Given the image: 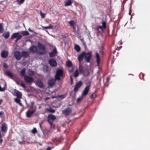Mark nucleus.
Masks as SVG:
<instances>
[{
    "instance_id": "f257e3e1",
    "label": "nucleus",
    "mask_w": 150,
    "mask_h": 150,
    "mask_svg": "<svg viewBox=\"0 0 150 150\" xmlns=\"http://www.w3.org/2000/svg\"><path fill=\"white\" fill-rule=\"evenodd\" d=\"M38 47L39 49H41L42 51H40L39 52V54L40 55H45L46 54L47 52L45 49V46L42 44L40 42H38Z\"/></svg>"
},
{
    "instance_id": "f03ea898",
    "label": "nucleus",
    "mask_w": 150,
    "mask_h": 150,
    "mask_svg": "<svg viewBox=\"0 0 150 150\" xmlns=\"http://www.w3.org/2000/svg\"><path fill=\"white\" fill-rule=\"evenodd\" d=\"M56 119V117L55 115L52 114L48 115L47 118V121L50 125V129H52L53 122Z\"/></svg>"
},
{
    "instance_id": "7ed1b4c3",
    "label": "nucleus",
    "mask_w": 150,
    "mask_h": 150,
    "mask_svg": "<svg viewBox=\"0 0 150 150\" xmlns=\"http://www.w3.org/2000/svg\"><path fill=\"white\" fill-rule=\"evenodd\" d=\"M63 74V71L61 69H58L56 71L55 75V78L56 80L58 81L61 80L60 77H62Z\"/></svg>"
},
{
    "instance_id": "20e7f679",
    "label": "nucleus",
    "mask_w": 150,
    "mask_h": 150,
    "mask_svg": "<svg viewBox=\"0 0 150 150\" xmlns=\"http://www.w3.org/2000/svg\"><path fill=\"white\" fill-rule=\"evenodd\" d=\"M68 23L70 25V26L72 27L73 30V32L75 34L77 33V31L79 30L78 26L77 25H76L77 27H78V30H76V27L75 26L76 24L74 20H71L68 22Z\"/></svg>"
},
{
    "instance_id": "39448f33",
    "label": "nucleus",
    "mask_w": 150,
    "mask_h": 150,
    "mask_svg": "<svg viewBox=\"0 0 150 150\" xmlns=\"http://www.w3.org/2000/svg\"><path fill=\"white\" fill-rule=\"evenodd\" d=\"M95 30L97 36L102 34L103 32V29L101 26H97L95 28Z\"/></svg>"
},
{
    "instance_id": "423d86ee",
    "label": "nucleus",
    "mask_w": 150,
    "mask_h": 150,
    "mask_svg": "<svg viewBox=\"0 0 150 150\" xmlns=\"http://www.w3.org/2000/svg\"><path fill=\"white\" fill-rule=\"evenodd\" d=\"M6 84L4 80H2L0 81V91H4L6 90Z\"/></svg>"
},
{
    "instance_id": "0eeeda50",
    "label": "nucleus",
    "mask_w": 150,
    "mask_h": 150,
    "mask_svg": "<svg viewBox=\"0 0 150 150\" xmlns=\"http://www.w3.org/2000/svg\"><path fill=\"white\" fill-rule=\"evenodd\" d=\"M24 78V80L27 83H31L34 81L33 78L29 76L25 75Z\"/></svg>"
},
{
    "instance_id": "6e6552de",
    "label": "nucleus",
    "mask_w": 150,
    "mask_h": 150,
    "mask_svg": "<svg viewBox=\"0 0 150 150\" xmlns=\"http://www.w3.org/2000/svg\"><path fill=\"white\" fill-rule=\"evenodd\" d=\"M90 86V83H89V85H87L85 88L82 94L83 96H85L87 95L89 91Z\"/></svg>"
},
{
    "instance_id": "1a4fd4ad",
    "label": "nucleus",
    "mask_w": 150,
    "mask_h": 150,
    "mask_svg": "<svg viewBox=\"0 0 150 150\" xmlns=\"http://www.w3.org/2000/svg\"><path fill=\"white\" fill-rule=\"evenodd\" d=\"M14 55L16 58L18 60H20L22 57L20 52L18 51H16L14 52Z\"/></svg>"
},
{
    "instance_id": "9d476101",
    "label": "nucleus",
    "mask_w": 150,
    "mask_h": 150,
    "mask_svg": "<svg viewBox=\"0 0 150 150\" xmlns=\"http://www.w3.org/2000/svg\"><path fill=\"white\" fill-rule=\"evenodd\" d=\"M82 84V82L81 81H79L75 85L74 89V91L75 92L78 91L79 88L81 86Z\"/></svg>"
},
{
    "instance_id": "9b49d317",
    "label": "nucleus",
    "mask_w": 150,
    "mask_h": 150,
    "mask_svg": "<svg viewBox=\"0 0 150 150\" xmlns=\"http://www.w3.org/2000/svg\"><path fill=\"white\" fill-rule=\"evenodd\" d=\"M1 129L2 132L6 133L8 129L7 125L6 123H3L1 125Z\"/></svg>"
},
{
    "instance_id": "f8f14e48",
    "label": "nucleus",
    "mask_w": 150,
    "mask_h": 150,
    "mask_svg": "<svg viewBox=\"0 0 150 150\" xmlns=\"http://www.w3.org/2000/svg\"><path fill=\"white\" fill-rule=\"evenodd\" d=\"M35 112V109L34 110H28L26 112V116L27 117H31V115Z\"/></svg>"
},
{
    "instance_id": "ddd939ff",
    "label": "nucleus",
    "mask_w": 150,
    "mask_h": 150,
    "mask_svg": "<svg viewBox=\"0 0 150 150\" xmlns=\"http://www.w3.org/2000/svg\"><path fill=\"white\" fill-rule=\"evenodd\" d=\"M85 54V57L86 62H89L91 57V54L88 52L86 53V52Z\"/></svg>"
},
{
    "instance_id": "4468645a",
    "label": "nucleus",
    "mask_w": 150,
    "mask_h": 150,
    "mask_svg": "<svg viewBox=\"0 0 150 150\" xmlns=\"http://www.w3.org/2000/svg\"><path fill=\"white\" fill-rule=\"evenodd\" d=\"M48 112L53 113L55 112V110L51 108H46L45 109L44 111L42 113V114H44Z\"/></svg>"
},
{
    "instance_id": "2eb2a0df",
    "label": "nucleus",
    "mask_w": 150,
    "mask_h": 150,
    "mask_svg": "<svg viewBox=\"0 0 150 150\" xmlns=\"http://www.w3.org/2000/svg\"><path fill=\"white\" fill-rule=\"evenodd\" d=\"M71 110L70 108H66L62 111L63 114L66 116L68 115L71 112Z\"/></svg>"
},
{
    "instance_id": "dca6fc26",
    "label": "nucleus",
    "mask_w": 150,
    "mask_h": 150,
    "mask_svg": "<svg viewBox=\"0 0 150 150\" xmlns=\"http://www.w3.org/2000/svg\"><path fill=\"white\" fill-rule=\"evenodd\" d=\"M14 93L15 96L17 97V98L20 99L22 98V93L20 91L15 89L14 90Z\"/></svg>"
},
{
    "instance_id": "f3484780",
    "label": "nucleus",
    "mask_w": 150,
    "mask_h": 150,
    "mask_svg": "<svg viewBox=\"0 0 150 150\" xmlns=\"http://www.w3.org/2000/svg\"><path fill=\"white\" fill-rule=\"evenodd\" d=\"M49 62L50 66L52 67H55L57 65V63L56 61L53 59L49 60Z\"/></svg>"
},
{
    "instance_id": "a211bd4d",
    "label": "nucleus",
    "mask_w": 150,
    "mask_h": 150,
    "mask_svg": "<svg viewBox=\"0 0 150 150\" xmlns=\"http://www.w3.org/2000/svg\"><path fill=\"white\" fill-rule=\"evenodd\" d=\"M36 84L39 88H42L44 87L43 82L40 79H38L37 80L36 82Z\"/></svg>"
},
{
    "instance_id": "6ab92c4d",
    "label": "nucleus",
    "mask_w": 150,
    "mask_h": 150,
    "mask_svg": "<svg viewBox=\"0 0 150 150\" xmlns=\"http://www.w3.org/2000/svg\"><path fill=\"white\" fill-rule=\"evenodd\" d=\"M85 52H83L80 54L78 57V59L79 62H81L85 57Z\"/></svg>"
},
{
    "instance_id": "aec40b11",
    "label": "nucleus",
    "mask_w": 150,
    "mask_h": 150,
    "mask_svg": "<svg viewBox=\"0 0 150 150\" xmlns=\"http://www.w3.org/2000/svg\"><path fill=\"white\" fill-rule=\"evenodd\" d=\"M57 80H56L55 78L54 79H49L48 81V84L49 86H53L54 83L55 81Z\"/></svg>"
},
{
    "instance_id": "412c9836",
    "label": "nucleus",
    "mask_w": 150,
    "mask_h": 150,
    "mask_svg": "<svg viewBox=\"0 0 150 150\" xmlns=\"http://www.w3.org/2000/svg\"><path fill=\"white\" fill-rule=\"evenodd\" d=\"M8 51L3 50L1 52V55L3 58H5L8 56Z\"/></svg>"
},
{
    "instance_id": "4be33fe9",
    "label": "nucleus",
    "mask_w": 150,
    "mask_h": 150,
    "mask_svg": "<svg viewBox=\"0 0 150 150\" xmlns=\"http://www.w3.org/2000/svg\"><path fill=\"white\" fill-rule=\"evenodd\" d=\"M29 51L30 52L35 53L37 51V48L36 47L33 45L31 46L29 48Z\"/></svg>"
},
{
    "instance_id": "5701e85b",
    "label": "nucleus",
    "mask_w": 150,
    "mask_h": 150,
    "mask_svg": "<svg viewBox=\"0 0 150 150\" xmlns=\"http://www.w3.org/2000/svg\"><path fill=\"white\" fill-rule=\"evenodd\" d=\"M56 49H53V52H50L49 53V56L50 57H53L55 56L57 53Z\"/></svg>"
},
{
    "instance_id": "b1692460",
    "label": "nucleus",
    "mask_w": 150,
    "mask_h": 150,
    "mask_svg": "<svg viewBox=\"0 0 150 150\" xmlns=\"http://www.w3.org/2000/svg\"><path fill=\"white\" fill-rule=\"evenodd\" d=\"M96 62L97 63V65L98 66H99V64L100 63V58L99 55L98 53L97 52L96 53Z\"/></svg>"
},
{
    "instance_id": "393cba45",
    "label": "nucleus",
    "mask_w": 150,
    "mask_h": 150,
    "mask_svg": "<svg viewBox=\"0 0 150 150\" xmlns=\"http://www.w3.org/2000/svg\"><path fill=\"white\" fill-rule=\"evenodd\" d=\"M21 54V56L25 58H27L29 56L28 53L26 51H22Z\"/></svg>"
},
{
    "instance_id": "a878e982",
    "label": "nucleus",
    "mask_w": 150,
    "mask_h": 150,
    "mask_svg": "<svg viewBox=\"0 0 150 150\" xmlns=\"http://www.w3.org/2000/svg\"><path fill=\"white\" fill-rule=\"evenodd\" d=\"M82 74L85 76H88L90 74L88 71L87 69H84Z\"/></svg>"
},
{
    "instance_id": "bb28decb",
    "label": "nucleus",
    "mask_w": 150,
    "mask_h": 150,
    "mask_svg": "<svg viewBox=\"0 0 150 150\" xmlns=\"http://www.w3.org/2000/svg\"><path fill=\"white\" fill-rule=\"evenodd\" d=\"M28 74L30 76H32L35 74L34 71L31 69H29L28 70Z\"/></svg>"
},
{
    "instance_id": "cd10ccee",
    "label": "nucleus",
    "mask_w": 150,
    "mask_h": 150,
    "mask_svg": "<svg viewBox=\"0 0 150 150\" xmlns=\"http://www.w3.org/2000/svg\"><path fill=\"white\" fill-rule=\"evenodd\" d=\"M19 33H13L11 36V40H13L15 38H16L17 35H19Z\"/></svg>"
},
{
    "instance_id": "c85d7f7f",
    "label": "nucleus",
    "mask_w": 150,
    "mask_h": 150,
    "mask_svg": "<svg viewBox=\"0 0 150 150\" xmlns=\"http://www.w3.org/2000/svg\"><path fill=\"white\" fill-rule=\"evenodd\" d=\"M26 69L25 68L23 69L20 72V75L24 77V76H25V72Z\"/></svg>"
},
{
    "instance_id": "c756f323",
    "label": "nucleus",
    "mask_w": 150,
    "mask_h": 150,
    "mask_svg": "<svg viewBox=\"0 0 150 150\" xmlns=\"http://www.w3.org/2000/svg\"><path fill=\"white\" fill-rule=\"evenodd\" d=\"M6 73L7 76H8L10 77L11 79H13V74L11 73L10 71H6Z\"/></svg>"
},
{
    "instance_id": "7c9ffc66",
    "label": "nucleus",
    "mask_w": 150,
    "mask_h": 150,
    "mask_svg": "<svg viewBox=\"0 0 150 150\" xmlns=\"http://www.w3.org/2000/svg\"><path fill=\"white\" fill-rule=\"evenodd\" d=\"M3 36L6 39L8 38L10 36V33L8 31L6 32H5L3 34Z\"/></svg>"
},
{
    "instance_id": "2f4dec72",
    "label": "nucleus",
    "mask_w": 150,
    "mask_h": 150,
    "mask_svg": "<svg viewBox=\"0 0 150 150\" xmlns=\"http://www.w3.org/2000/svg\"><path fill=\"white\" fill-rule=\"evenodd\" d=\"M72 2L71 0H68L67 1H66L64 6H70L71 5Z\"/></svg>"
},
{
    "instance_id": "473e14b6",
    "label": "nucleus",
    "mask_w": 150,
    "mask_h": 150,
    "mask_svg": "<svg viewBox=\"0 0 150 150\" xmlns=\"http://www.w3.org/2000/svg\"><path fill=\"white\" fill-rule=\"evenodd\" d=\"M67 93L61 95H58L57 96L56 98H58L60 99H62L64 98H65L67 96Z\"/></svg>"
},
{
    "instance_id": "72a5a7b5",
    "label": "nucleus",
    "mask_w": 150,
    "mask_h": 150,
    "mask_svg": "<svg viewBox=\"0 0 150 150\" xmlns=\"http://www.w3.org/2000/svg\"><path fill=\"white\" fill-rule=\"evenodd\" d=\"M74 49L77 52L80 51L81 50V48L80 47L77 45H75Z\"/></svg>"
},
{
    "instance_id": "f704fd0d",
    "label": "nucleus",
    "mask_w": 150,
    "mask_h": 150,
    "mask_svg": "<svg viewBox=\"0 0 150 150\" xmlns=\"http://www.w3.org/2000/svg\"><path fill=\"white\" fill-rule=\"evenodd\" d=\"M3 25V23L0 24V33H1L3 32L4 30Z\"/></svg>"
},
{
    "instance_id": "c9c22d12",
    "label": "nucleus",
    "mask_w": 150,
    "mask_h": 150,
    "mask_svg": "<svg viewBox=\"0 0 150 150\" xmlns=\"http://www.w3.org/2000/svg\"><path fill=\"white\" fill-rule=\"evenodd\" d=\"M103 29H105L106 28V22L105 21H103L102 23Z\"/></svg>"
},
{
    "instance_id": "e433bc0d",
    "label": "nucleus",
    "mask_w": 150,
    "mask_h": 150,
    "mask_svg": "<svg viewBox=\"0 0 150 150\" xmlns=\"http://www.w3.org/2000/svg\"><path fill=\"white\" fill-rule=\"evenodd\" d=\"M21 33L23 35H29V33L27 31H23L21 32Z\"/></svg>"
},
{
    "instance_id": "4c0bfd02",
    "label": "nucleus",
    "mask_w": 150,
    "mask_h": 150,
    "mask_svg": "<svg viewBox=\"0 0 150 150\" xmlns=\"http://www.w3.org/2000/svg\"><path fill=\"white\" fill-rule=\"evenodd\" d=\"M72 64L71 62L70 61H67L66 63V66L67 67H70Z\"/></svg>"
},
{
    "instance_id": "58836bf2",
    "label": "nucleus",
    "mask_w": 150,
    "mask_h": 150,
    "mask_svg": "<svg viewBox=\"0 0 150 150\" xmlns=\"http://www.w3.org/2000/svg\"><path fill=\"white\" fill-rule=\"evenodd\" d=\"M83 70L84 69H83L82 66L81 65H79V72L80 73L82 74V73L83 71Z\"/></svg>"
},
{
    "instance_id": "ea45409f",
    "label": "nucleus",
    "mask_w": 150,
    "mask_h": 150,
    "mask_svg": "<svg viewBox=\"0 0 150 150\" xmlns=\"http://www.w3.org/2000/svg\"><path fill=\"white\" fill-rule=\"evenodd\" d=\"M74 77L75 78L78 76V71L77 70H76V71L74 73Z\"/></svg>"
},
{
    "instance_id": "a19ab883",
    "label": "nucleus",
    "mask_w": 150,
    "mask_h": 150,
    "mask_svg": "<svg viewBox=\"0 0 150 150\" xmlns=\"http://www.w3.org/2000/svg\"><path fill=\"white\" fill-rule=\"evenodd\" d=\"M31 132L33 134L37 133V131L36 128H34L32 130Z\"/></svg>"
},
{
    "instance_id": "79ce46f5",
    "label": "nucleus",
    "mask_w": 150,
    "mask_h": 150,
    "mask_svg": "<svg viewBox=\"0 0 150 150\" xmlns=\"http://www.w3.org/2000/svg\"><path fill=\"white\" fill-rule=\"evenodd\" d=\"M40 128L41 130V131L44 134H45V130L43 129V127L42 126V125H39Z\"/></svg>"
},
{
    "instance_id": "37998d69",
    "label": "nucleus",
    "mask_w": 150,
    "mask_h": 150,
    "mask_svg": "<svg viewBox=\"0 0 150 150\" xmlns=\"http://www.w3.org/2000/svg\"><path fill=\"white\" fill-rule=\"evenodd\" d=\"M35 109V111L36 110V107H35L33 105H31L30 108L29 110H34Z\"/></svg>"
},
{
    "instance_id": "c03bdc74",
    "label": "nucleus",
    "mask_w": 150,
    "mask_h": 150,
    "mask_svg": "<svg viewBox=\"0 0 150 150\" xmlns=\"http://www.w3.org/2000/svg\"><path fill=\"white\" fill-rule=\"evenodd\" d=\"M53 26L52 25H50L48 26H45V27H43V28L45 29H51L52 28Z\"/></svg>"
},
{
    "instance_id": "a18cd8bd",
    "label": "nucleus",
    "mask_w": 150,
    "mask_h": 150,
    "mask_svg": "<svg viewBox=\"0 0 150 150\" xmlns=\"http://www.w3.org/2000/svg\"><path fill=\"white\" fill-rule=\"evenodd\" d=\"M40 13L42 18H45L46 15L45 13H43L41 11H40Z\"/></svg>"
},
{
    "instance_id": "49530a36",
    "label": "nucleus",
    "mask_w": 150,
    "mask_h": 150,
    "mask_svg": "<svg viewBox=\"0 0 150 150\" xmlns=\"http://www.w3.org/2000/svg\"><path fill=\"white\" fill-rule=\"evenodd\" d=\"M15 102L17 103H20L21 101L20 99H18V98H16L15 99Z\"/></svg>"
},
{
    "instance_id": "de8ad7c7",
    "label": "nucleus",
    "mask_w": 150,
    "mask_h": 150,
    "mask_svg": "<svg viewBox=\"0 0 150 150\" xmlns=\"http://www.w3.org/2000/svg\"><path fill=\"white\" fill-rule=\"evenodd\" d=\"M3 67L6 69H7L8 68V65L5 63H4L3 64Z\"/></svg>"
},
{
    "instance_id": "09e8293b",
    "label": "nucleus",
    "mask_w": 150,
    "mask_h": 150,
    "mask_svg": "<svg viewBox=\"0 0 150 150\" xmlns=\"http://www.w3.org/2000/svg\"><path fill=\"white\" fill-rule=\"evenodd\" d=\"M22 37V35H17V36L16 38L18 40H20L21 38Z\"/></svg>"
},
{
    "instance_id": "8fccbe9b",
    "label": "nucleus",
    "mask_w": 150,
    "mask_h": 150,
    "mask_svg": "<svg viewBox=\"0 0 150 150\" xmlns=\"http://www.w3.org/2000/svg\"><path fill=\"white\" fill-rule=\"evenodd\" d=\"M17 1L19 2L20 4H22L24 2V0H17Z\"/></svg>"
},
{
    "instance_id": "3c124183",
    "label": "nucleus",
    "mask_w": 150,
    "mask_h": 150,
    "mask_svg": "<svg viewBox=\"0 0 150 150\" xmlns=\"http://www.w3.org/2000/svg\"><path fill=\"white\" fill-rule=\"evenodd\" d=\"M82 100V98H78L77 100V102L79 103Z\"/></svg>"
},
{
    "instance_id": "603ef678",
    "label": "nucleus",
    "mask_w": 150,
    "mask_h": 150,
    "mask_svg": "<svg viewBox=\"0 0 150 150\" xmlns=\"http://www.w3.org/2000/svg\"><path fill=\"white\" fill-rule=\"evenodd\" d=\"M20 85L23 88H25L26 86H25V85L24 83H20Z\"/></svg>"
},
{
    "instance_id": "864d4df0",
    "label": "nucleus",
    "mask_w": 150,
    "mask_h": 150,
    "mask_svg": "<svg viewBox=\"0 0 150 150\" xmlns=\"http://www.w3.org/2000/svg\"><path fill=\"white\" fill-rule=\"evenodd\" d=\"M53 148V147L51 148L50 147L48 146L47 147L46 150H51V149Z\"/></svg>"
},
{
    "instance_id": "5fc2aeb1",
    "label": "nucleus",
    "mask_w": 150,
    "mask_h": 150,
    "mask_svg": "<svg viewBox=\"0 0 150 150\" xmlns=\"http://www.w3.org/2000/svg\"><path fill=\"white\" fill-rule=\"evenodd\" d=\"M94 93H93L91 95V99H93V96L94 95Z\"/></svg>"
},
{
    "instance_id": "6e6d98bb",
    "label": "nucleus",
    "mask_w": 150,
    "mask_h": 150,
    "mask_svg": "<svg viewBox=\"0 0 150 150\" xmlns=\"http://www.w3.org/2000/svg\"><path fill=\"white\" fill-rule=\"evenodd\" d=\"M18 104H19V105L21 106V107H23V104L21 102V101L20 102V103H18Z\"/></svg>"
},
{
    "instance_id": "4d7b16f0",
    "label": "nucleus",
    "mask_w": 150,
    "mask_h": 150,
    "mask_svg": "<svg viewBox=\"0 0 150 150\" xmlns=\"http://www.w3.org/2000/svg\"><path fill=\"white\" fill-rule=\"evenodd\" d=\"M4 112L3 111H1L0 112V115L4 114Z\"/></svg>"
},
{
    "instance_id": "13d9d810",
    "label": "nucleus",
    "mask_w": 150,
    "mask_h": 150,
    "mask_svg": "<svg viewBox=\"0 0 150 150\" xmlns=\"http://www.w3.org/2000/svg\"><path fill=\"white\" fill-rule=\"evenodd\" d=\"M44 122V121L43 120L42 121H41L40 123L39 124V125H42L43 124Z\"/></svg>"
},
{
    "instance_id": "bf43d9fd",
    "label": "nucleus",
    "mask_w": 150,
    "mask_h": 150,
    "mask_svg": "<svg viewBox=\"0 0 150 150\" xmlns=\"http://www.w3.org/2000/svg\"><path fill=\"white\" fill-rule=\"evenodd\" d=\"M14 81L16 82V83L18 85L19 84V83L18 82L16 79H14Z\"/></svg>"
},
{
    "instance_id": "052dcab7",
    "label": "nucleus",
    "mask_w": 150,
    "mask_h": 150,
    "mask_svg": "<svg viewBox=\"0 0 150 150\" xmlns=\"http://www.w3.org/2000/svg\"><path fill=\"white\" fill-rule=\"evenodd\" d=\"M70 79H71V84H72V83L73 82V79L72 78L71 76H70Z\"/></svg>"
},
{
    "instance_id": "680f3d73",
    "label": "nucleus",
    "mask_w": 150,
    "mask_h": 150,
    "mask_svg": "<svg viewBox=\"0 0 150 150\" xmlns=\"http://www.w3.org/2000/svg\"><path fill=\"white\" fill-rule=\"evenodd\" d=\"M100 53H101V54H102V55H103V51L102 50H101L100 51Z\"/></svg>"
},
{
    "instance_id": "e2e57ef3",
    "label": "nucleus",
    "mask_w": 150,
    "mask_h": 150,
    "mask_svg": "<svg viewBox=\"0 0 150 150\" xmlns=\"http://www.w3.org/2000/svg\"><path fill=\"white\" fill-rule=\"evenodd\" d=\"M28 29L29 31L30 32H33V31L32 30H31L30 28H29Z\"/></svg>"
},
{
    "instance_id": "0e129e2a",
    "label": "nucleus",
    "mask_w": 150,
    "mask_h": 150,
    "mask_svg": "<svg viewBox=\"0 0 150 150\" xmlns=\"http://www.w3.org/2000/svg\"><path fill=\"white\" fill-rule=\"evenodd\" d=\"M3 102L2 100V99L0 100V105L1 104L2 102Z\"/></svg>"
},
{
    "instance_id": "69168bd1",
    "label": "nucleus",
    "mask_w": 150,
    "mask_h": 150,
    "mask_svg": "<svg viewBox=\"0 0 150 150\" xmlns=\"http://www.w3.org/2000/svg\"><path fill=\"white\" fill-rule=\"evenodd\" d=\"M131 11L130 10L129 11V14L130 15H131Z\"/></svg>"
},
{
    "instance_id": "338daca9",
    "label": "nucleus",
    "mask_w": 150,
    "mask_h": 150,
    "mask_svg": "<svg viewBox=\"0 0 150 150\" xmlns=\"http://www.w3.org/2000/svg\"><path fill=\"white\" fill-rule=\"evenodd\" d=\"M18 40L17 38L16 40H15V42H17V41Z\"/></svg>"
},
{
    "instance_id": "774afa93",
    "label": "nucleus",
    "mask_w": 150,
    "mask_h": 150,
    "mask_svg": "<svg viewBox=\"0 0 150 150\" xmlns=\"http://www.w3.org/2000/svg\"><path fill=\"white\" fill-rule=\"evenodd\" d=\"M34 103V102H32V103H31L32 105H33Z\"/></svg>"
}]
</instances>
